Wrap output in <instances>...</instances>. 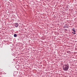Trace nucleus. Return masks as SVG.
Wrapping results in <instances>:
<instances>
[{
  "mask_svg": "<svg viewBox=\"0 0 77 77\" xmlns=\"http://www.w3.org/2000/svg\"><path fill=\"white\" fill-rule=\"evenodd\" d=\"M72 30L73 32H75V29H72Z\"/></svg>",
  "mask_w": 77,
  "mask_h": 77,
  "instance_id": "obj_4",
  "label": "nucleus"
},
{
  "mask_svg": "<svg viewBox=\"0 0 77 77\" xmlns=\"http://www.w3.org/2000/svg\"><path fill=\"white\" fill-rule=\"evenodd\" d=\"M72 33H74V32H72Z\"/></svg>",
  "mask_w": 77,
  "mask_h": 77,
  "instance_id": "obj_6",
  "label": "nucleus"
},
{
  "mask_svg": "<svg viewBox=\"0 0 77 77\" xmlns=\"http://www.w3.org/2000/svg\"><path fill=\"white\" fill-rule=\"evenodd\" d=\"M14 37H17V35L16 34H14Z\"/></svg>",
  "mask_w": 77,
  "mask_h": 77,
  "instance_id": "obj_3",
  "label": "nucleus"
},
{
  "mask_svg": "<svg viewBox=\"0 0 77 77\" xmlns=\"http://www.w3.org/2000/svg\"><path fill=\"white\" fill-rule=\"evenodd\" d=\"M73 34H75V33H73Z\"/></svg>",
  "mask_w": 77,
  "mask_h": 77,
  "instance_id": "obj_5",
  "label": "nucleus"
},
{
  "mask_svg": "<svg viewBox=\"0 0 77 77\" xmlns=\"http://www.w3.org/2000/svg\"><path fill=\"white\" fill-rule=\"evenodd\" d=\"M15 27H17L18 26V23H16L15 24Z\"/></svg>",
  "mask_w": 77,
  "mask_h": 77,
  "instance_id": "obj_2",
  "label": "nucleus"
},
{
  "mask_svg": "<svg viewBox=\"0 0 77 77\" xmlns=\"http://www.w3.org/2000/svg\"><path fill=\"white\" fill-rule=\"evenodd\" d=\"M63 68L64 71H67L69 69V65L68 64H65L63 65Z\"/></svg>",
  "mask_w": 77,
  "mask_h": 77,
  "instance_id": "obj_1",
  "label": "nucleus"
}]
</instances>
